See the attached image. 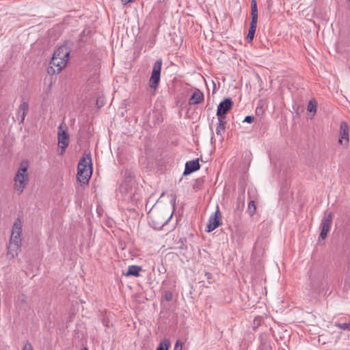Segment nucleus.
Instances as JSON below:
<instances>
[{"label":"nucleus","mask_w":350,"mask_h":350,"mask_svg":"<svg viewBox=\"0 0 350 350\" xmlns=\"http://www.w3.org/2000/svg\"><path fill=\"white\" fill-rule=\"evenodd\" d=\"M204 276L209 284H213L215 281L213 275L209 272L205 271Z\"/></svg>","instance_id":"nucleus-27"},{"label":"nucleus","mask_w":350,"mask_h":350,"mask_svg":"<svg viewBox=\"0 0 350 350\" xmlns=\"http://www.w3.org/2000/svg\"><path fill=\"white\" fill-rule=\"evenodd\" d=\"M163 297L166 301H170L172 299L173 295L171 291H166L164 293Z\"/></svg>","instance_id":"nucleus-28"},{"label":"nucleus","mask_w":350,"mask_h":350,"mask_svg":"<svg viewBox=\"0 0 350 350\" xmlns=\"http://www.w3.org/2000/svg\"><path fill=\"white\" fill-rule=\"evenodd\" d=\"M267 3H268V4H269V6H271V5H272V1H271V0H268V1H267Z\"/></svg>","instance_id":"nucleus-35"},{"label":"nucleus","mask_w":350,"mask_h":350,"mask_svg":"<svg viewBox=\"0 0 350 350\" xmlns=\"http://www.w3.org/2000/svg\"><path fill=\"white\" fill-rule=\"evenodd\" d=\"M81 350H88L86 347H83Z\"/></svg>","instance_id":"nucleus-38"},{"label":"nucleus","mask_w":350,"mask_h":350,"mask_svg":"<svg viewBox=\"0 0 350 350\" xmlns=\"http://www.w3.org/2000/svg\"><path fill=\"white\" fill-rule=\"evenodd\" d=\"M68 139H69V136L66 131H59V132H58V144H64V146H65V144H69Z\"/></svg>","instance_id":"nucleus-19"},{"label":"nucleus","mask_w":350,"mask_h":350,"mask_svg":"<svg viewBox=\"0 0 350 350\" xmlns=\"http://www.w3.org/2000/svg\"><path fill=\"white\" fill-rule=\"evenodd\" d=\"M70 52V49L66 46L63 45L57 49L53 56H56V57H62L63 59H66L68 61Z\"/></svg>","instance_id":"nucleus-12"},{"label":"nucleus","mask_w":350,"mask_h":350,"mask_svg":"<svg viewBox=\"0 0 350 350\" xmlns=\"http://www.w3.org/2000/svg\"><path fill=\"white\" fill-rule=\"evenodd\" d=\"M199 161L200 159L198 158L186 162L183 175L187 176L200 170V165Z\"/></svg>","instance_id":"nucleus-10"},{"label":"nucleus","mask_w":350,"mask_h":350,"mask_svg":"<svg viewBox=\"0 0 350 350\" xmlns=\"http://www.w3.org/2000/svg\"><path fill=\"white\" fill-rule=\"evenodd\" d=\"M243 198H244V197H243ZM241 200H242V205L243 206L244 205L243 199H241Z\"/></svg>","instance_id":"nucleus-37"},{"label":"nucleus","mask_w":350,"mask_h":350,"mask_svg":"<svg viewBox=\"0 0 350 350\" xmlns=\"http://www.w3.org/2000/svg\"><path fill=\"white\" fill-rule=\"evenodd\" d=\"M233 102L230 98H226L224 100L219 103L217 106L216 115L218 118L225 119L226 113L232 109Z\"/></svg>","instance_id":"nucleus-5"},{"label":"nucleus","mask_w":350,"mask_h":350,"mask_svg":"<svg viewBox=\"0 0 350 350\" xmlns=\"http://www.w3.org/2000/svg\"><path fill=\"white\" fill-rule=\"evenodd\" d=\"M29 111V105L27 102L23 100L19 105L18 110V116L21 117V122H23Z\"/></svg>","instance_id":"nucleus-14"},{"label":"nucleus","mask_w":350,"mask_h":350,"mask_svg":"<svg viewBox=\"0 0 350 350\" xmlns=\"http://www.w3.org/2000/svg\"><path fill=\"white\" fill-rule=\"evenodd\" d=\"M58 145L60 148V152H59V154L62 155L64 153L65 150L67 148V146H68V144H65V146H64V144H58Z\"/></svg>","instance_id":"nucleus-31"},{"label":"nucleus","mask_w":350,"mask_h":350,"mask_svg":"<svg viewBox=\"0 0 350 350\" xmlns=\"http://www.w3.org/2000/svg\"><path fill=\"white\" fill-rule=\"evenodd\" d=\"M23 350H33V346L29 341H26L23 346Z\"/></svg>","instance_id":"nucleus-30"},{"label":"nucleus","mask_w":350,"mask_h":350,"mask_svg":"<svg viewBox=\"0 0 350 350\" xmlns=\"http://www.w3.org/2000/svg\"><path fill=\"white\" fill-rule=\"evenodd\" d=\"M332 213H329L326 215L325 218L322 221L321 224V230L319 237V240H324L326 239L327 233L329 232L332 226Z\"/></svg>","instance_id":"nucleus-7"},{"label":"nucleus","mask_w":350,"mask_h":350,"mask_svg":"<svg viewBox=\"0 0 350 350\" xmlns=\"http://www.w3.org/2000/svg\"><path fill=\"white\" fill-rule=\"evenodd\" d=\"M21 233H22V221L19 217H18L12 230V234L10 241L15 243H21Z\"/></svg>","instance_id":"nucleus-8"},{"label":"nucleus","mask_w":350,"mask_h":350,"mask_svg":"<svg viewBox=\"0 0 350 350\" xmlns=\"http://www.w3.org/2000/svg\"><path fill=\"white\" fill-rule=\"evenodd\" d=\"M218 124L216 127V134L222 137L223 134L226 131V125L227 122L225 119H221V118H218Z\"/></svg>","instance_id":"nucleus-15"},{"label":"nucleus","mask_w":350,"mask_h":350,"mask_svg":"<svg viewBox=\"0 0 350 350\" xmlns=\"http://www.w3.org/2000/svg\"><path fill=\"white\" fill-rule=\"evenodd\" d=\"M172 217V215H171V216H170V217H169L166 221H165V222L163 223V224H165L167 222V221L170 219V217Z\"/></svg>","instance_id":"nucleus-36"},{"label":"nucleus","mask_w":350,"mask_h":350,"mask_svg":"<svg viewBox=\"0 0 350 350\" xmlns=\"http://www.w3.org/2000/svg\"><path fill=\"white\" fill-rule=\"evenodd\" d=\"M264 113L265 109L263 107V105L261 103V102H259L256 109V114L258 116H261L264 114Z\"/></svg>","instance_id":"nucleus-25"},{"label":"nucleus","mask_w":350,"mask_h":350,"mask_svg":"<svg viewBox=\"0 0 350 350\" xmlns=\"http://www.w3.org/2000/svg\"><path fill=\"white\" fill-rule=\"evenodd\" d=\"M338 142L344 146H347L349 143V126L345 122H340Z\"/></svg>","instance_id":"nucleus-9"},{"label":"nucleus","mask_w":350,"mask_h":350,"mask_svg":"<svg viewBox=\"0 0 350 350\" xmlns=\"http://www.w3.org/2000/svg\"><path fill=\"white\" fill-rule=\"evenodd\" d=\"M203 183H204L203 178H197L193 185V189L196 191L200 190L202 189Z\"/></svg>","instance_id":"nucleus-23"},{"label":"nucleus","mask_w":350,"mask_h":350,"mask_svg":"<svg viewBox=\"0 0 350 350\" xmlns=\"http://www.w3.org/2000/svg\"><path fill=\"white\" fill-rule=\"evenodd\" d=\"M162 59H157L153 65L151 77L149 80V85L151 88L156 90L159 86L161 77Z\"/></svg>","instance_id":"nucleus-3"},{"label":"nucleus","mask_w":350,"mask_h":350,"mask_svg":"<svg viewBox=\"0 0 350 350\" xmlns=\"http://www.w3.org/2000/svg\"><path fill=\"white\" fill-rule=\"evenodd\" d=\"M254 116H247L243 122H247V123H252L254 121Z\"/></svg>","instance_id":"nucleus-32"},{"label":"nucleus","mask_w":350,"mask_h":350,"mask_svg":"<svg viewBox=\"0 0 350 350\" xmlns=\"http://www.w3.org/2000/svg\"><path fill=\"white\" fill-rule=\"evenodd\" d=\"M247 196L250 200H255L257 196V191L256 189H249L247 191Z\"/></svg>","instance_id":"nucleus-26"},{"label":"nucleus","mask_w":350,"mask_h":350,"mask_svg":"<svg viewBox=\"0 0 350 350\" xmlns=\"http://www.w3.org/2000/svg\"><path fill=\"white\" fill-rule=\"evenodd\" d=\"M21 248V243H15L10 241L8 246L7 255L10 258L17 256Z\"/></svg>","instance_id":"nucleus-11"},{"label":"nucleus","mask_w":350,"mask_h":350,"mask_svg":"<svg viewBox=\"0 0 350 350\" xmlns=\"http://www.w3.org/2000/svg\"><path fill=\"white\" fill-rule=\"evenodd\" d=\"M135 0H121V2L122 3L125 5L129 3H133L134 2Z\"/></svg>","instance_id":"nucleus-33"},{"label":"nucleus","mask_w":350,"mask_h":350,"mask_svg":"<svg viewBox=\"0 0 350 350\" xmlns=\"http://www.w3.org/2000/svg\"><path fill=\"white\" fill-rule=\"evenodd\" d=\"M317 100L314 98L310 100L308 102V104L307 111L308 112H312L313 116H314L317 111Z\"/></svg>","instance_id":"nucleus-21"},{"label":"nucleus","mask_w":350,"mask_h":350,"mask_svg":"<svg viewBox=\"0 0 350 350\" xmlns=\"http://www.w3.org/2000/svg\"><path fill=\"white\" fill-rule=\"evenodd\" d=\"M347 1H348V2L350 3V0H347Z\"/></svg>","instance_id":"nucleus-40"},{"label":"nucleus","mask_w":350,"mask_h":350,"mask_svg":"<svg viewBox=\"0 0 350 350\" xmlns=\"http://www.w3.org/2000/svg\"><path fill=\"white\" fill-rule=\"evenodd\" d=\"M256 26H257V22H253V21L250 22L248 33L246 37V40L248 42H251L253 40L254 34L256 32Z\"/></svg>","instance_id":"nucleus-17"},{"label":"nucleus","mask_w":350,"mask_h":350,"mask_svg":"<svg viewBox=\"0 0 350 350\" xmlns=\"http://www.w3.org/2000/svg\"><path fill=\"white\" fill-rule=\"evenodd\" d=\"M27 164L21 163L20 167L18 168L17 173L14 177V188L16 191H19L21 193L28 181V175L27 174Z\"/></svg>","instance_id":"nucleus-2"},{"label":"nucleus","mask_w":350,"mask_h":350,"mask_svg":"<svg viewBox=\"0 0 350 350\" xmlns=\"http://www.w3.org/2000/svg\"><path fill=\"white\" fill-rule=\"evenodd\" d=\"M221 215L219 211V206H217V209L215 213L210 216L208 222L206 226V232H211L217 228L221 225Z\"/></svg>","instance_id":"nucleus-6"},{"label":"nucleus","mask_w":350,"mask_h":350,"mask_svg":"<svg viewBox=\"0 0 350 350\" xmlns=\"http://www.w3.org/2000/svg\"><path fill=\"white\" fill-rule=\"evenodd\" d=\"M171 202H172V206H173V207L174 208H175V205H176V196H174L172 197V200H171Z\"/></svg>","instance_id":"nucleus-34"},{"label":"nucleus","mask_w":350,"mask_h":350,"mask_svg":"<svg viewBox=\"0 0 350 350\" xmlns=\"http://www.w3.org/2000/svg\"><path fill=\"white\" fill-rule=\"evenodd\" d=\"M170 345V340L167 338H164L160 342L156 350H168Z\"/></svg>","instance_id":"nucleus-20"},{"label":"nucleus","mask_w":350,"mask_h":350,"mask_svg":"<svg viewBox=\"0 0 350 350\" xmlns=\"http://www.w3.org/2000/svg\"><path fill=\"white\" fill-rule=\"evenodd\" d=\"M256 211V206L255 204V200H250L247 206V212L248 214L252 217L253 216Z\"/></svg>","instance_id":"nucleus-22"},{"label":"nucleus","mask_w":350,"mask_h":350,"mask_svg":"<svg viewBox=\"0 0 350 350\" xmlns=\"http://www.w3.org/2000/svg\"><path fill=\"white\" fill-rule=\"evenodd\" d=\"M203 100L204 94L199 90H197L192 94L189 103L190 105H196L201 103Z\"/></svg>","instance_id":"nucleus-13"},{"label":"nucleus","mask_w":350,"mask_h":350,"mask_svg":"<svg viewBox=\"0 0 350 350\" xmlns=\"http://www.w3.org/2000/svg\"><path fill=\"white\" fill-rule=\"evenodd\" d=\"M312 288H314V290H316L317 288V287H314L313 286H312Z\"/></svg>","instance_id":"nucleus-39"},{"label":"nucleus","mask_w":350,"mask_h":350,"mask_svg":"<svg viewBox=\"0 0 350 350\" xmlns=\"http://www.w3.org/2000/svg\"><path fill=\"white\" fill-rule=\"evenodd\" d=\"M92 174V163L90 153L84 154L79 160L77 165V180L81 185H85L89 180Z\"/></svg>","instance_id":"nucleus-1"},{"label":"nucleus","mask_w":350,"mask_h":350,"mask_svg":"<svg viewBox=\"0 0 350 350\" xmlns=\"http://www.w3.org/2000/svg\"><path fill=\"white\" fill-rule=\"evenodd\" d=\"M68 61L66 59L62 57H56L53 56L50 66L47 69V72L49 75H54L59 73L66 66Z\"/></svg>","instance_id":"nucleus-4"},{"label":"nucleus","mask_w":350,"mask_h":350,"mask_svg":"<svg viewBox=\"0 0 350 350\" xmlns=\"http://www.w3.org/2000/svg\"><path fill=\"white\" fill-rule=\"evenodd\" d=\"M142 270V267L138 265H130L128 267L127 272L126 273V276H135L138 277L139 275L140 271Z\"/></svg>","instance_id":"nucleus-16"},{"label":"nucleus","mask_w":350,"mask_h":350,"mask_svg":"<svg viewBox=\"0 0 350 350\" xmlns=\"http://www.w3.org/2000/svg\"><path fill=\"white\" fill-rule=\"evenodd\" d=\"M258 6H257V2L256 0H252L251 1V16L252 20L251 21L253 22H258Z\"/></svg>","instance_id":"nucleus-18"},{"label":"nucleus","mask_w":350,"mask_h":350,"mask_svg":"<svg viewBox=\"0 0 350 350\" xmlns=\"http://www.w3.org/2000/svg\"><path fill=\"white\" fill-rule=\"evenodd\" d=\"M182 349L183 342L180 340H176L174 350H182Z\"/></svg>","instance_id":"nucleus-29"},{"label":"nucleus","mask_w":350,"mask_h":350,"mask_svg":"<svg viewBox=\"0 0 350 350\" xmlns=\"http://www.w3.org/2000/svg\"><path fill=\"white\" fill-rule=\"evenodd\" d=\"M335 327L344 329V330H350V322L348 323H336Z\"/></svg>","instance_id":"nucleus-24"}]
</instances>
